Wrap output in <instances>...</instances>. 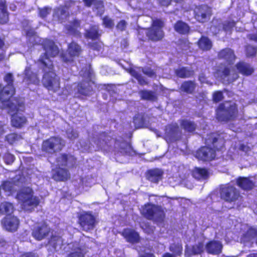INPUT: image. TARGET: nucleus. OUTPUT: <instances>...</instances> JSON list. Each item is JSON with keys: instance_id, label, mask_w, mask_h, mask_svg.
<instances>
[{"instance_id": "f257e3e1", "label": "nucleus", "mask_w": 257, "mask_h": 257, "mask_svg": "<svg viewBox=\"0 0 257 257\" xmlns=\"http://www.w3.org/2000/svg\"><path fill=\"white\" fill-rule=\"evenodd\" d=\"M45 53L41 55L38 62V65L40 66L44 72L42 83L43 85L49 91L57 93L58 95L62 96L63 98L68 94H74L76 97L80 95H88L90 94L92 88L90 81L92 73L90 69H86L83 73V70L80 74L86 77L87 81L76 86L75 84L72 86L67 85L64 89H60L59 78L53 71V66L51 57L56 56L59 52L58 48L54 42L49 40H46L42 44Z\"/></svg>"}, {"instance_id": "f03ea898", "label": "nucleus", "mask_w": 257, "mask_h": 257, "mask_svg": "<svg viewBox=\"0 0 257 257\" xmlns=\"http://www.w3.org/2000/svg\"><path fill=\"white\" fill-rule=\"evenodd\" d=\"M218 57L226 60V64L220 66L215 73L214 76L223 83H230L236 79L238 72L244 75H250L253 72V69L249 64L242 62L236 64V69L232 68L231 65L235 59V56L230 49L221 51Z\"/></svg>"}, {"instance_id": "7ed1b4c3", "label": "nucleus", "mask_w": 257, "mask_h": 257, "mask_svg": "<svg viewBox=\"0 0 257 257\" xmlns=\"http://www.w3.org/2000/svg\"><path fill=\"white\" fill-rule=\"evenodd\" d=\"M0 107L7 108L12 114V125L16 127H21L27 122V119L21 113L24 110V104L22 100L13 99L10 101L0 104Z\"/></svg>"}, {"instance_id": "20e7f679", "label": "nucleus", "mask_w": 257, "mask_h": 257, "mask_svg": "<svg viewBox=\"0 0 257 257\" xmlns=\"http://www.w3.org/2000/svg\"><path fill=\"white\" fill-rule=\"evenodd\" d=\"M75 160L71 155H60L56 161V169L53 170L52 177L56 181H64L70 177L67 170L62 167H72L75 164Z\"/></svg>"}, {"instance_id": "39448f33", "label": "nucleus", "mask_w": 257, "mask_h": 257, "mask_svg": "<svg viewBox=\"0 0 257 257\" xmlns=\"http://www.w3.org/2000/svg\"><path fill=\"white\" fill-rule=\"evenodd\" d=\"M220 194L221 198L227 202L235 203L240 202L242 200L239 191L235 186L229 184L220 188Z\"/></svg>"}, {"instance_id": "423d86ee", "label": "nucleus", "mask_w": 257, "mask_h": 257, "mask_svg": "<svg viewBox=\"0 0 257 257\" xmlns=\"http://www.w3.org/2000/svg\"><path fill=\"white\" fill-rule=\"evenodd\" d=\"M237 112L236 106L232 102H226L220 104L216 111L217 119L220 121H226L235 117Z\"/></svg>"}, {"instance_id": "0eeeda50", "label": "nucleus", "mask_w": 257, "mask_h": 257, "mask_svg": "<svg viewBox=\"0 0 257 257\" xmlns=\"http://www.w3.org/2000/svg\"><path fill=\"white\" fill-rule=\"evenodd\" d=\"M5 81L7 83V85L3 87L0 84V104L4 102L10 101L14 99L11 98L15 93V89L13 85V77L11 73L6 74L4 78Z\"/></svg>"}, {"instance_id": "6e6552de", "label": "nucleus", "mask_w": 257, "mask_h": 257, "mask_svg": "<svg viewBox=\"0 0 257 257\" xmlns=\"http://www.w3.org/2000/svg\"><path fill=\"white\" fill-rule=\"evenodd\" d=\"M33 191L30 187L22 188L17 194V199L21 202L29 206L36 207L40 202L39 199L33 196Z\"/></svg>"}, {"instance_id": "1a4fd4ad", "label": "nucleus", "mask_w": 257, "mask_h": 257, "mask_svg": "<svg viewBox=\"0 0 257 257\" xmlns=\"http://www.w3.org/2000/svg\"><path fill=\"white\" fill-rule=\"evenodd\" d=\"M64 146V141L58 137H52L44 141L42 145L43 151L53 153L60 151Z\"/></svg>"}, {"instance_id": "9d476101", "label": "nucleus", "mask_w": 257, "mask_h": 257, "mask_svg": "<svg viewBox=\"0 0 257 257\" xmlns=\"http://www.w3.org/2000/svg\"><path fill=\"white\" fill-rule=\"evenodd\" d=\"M163 26V23L160 20H156L153 21L152 28L148 30L147 35L148 38L153 41H158L161 39L164 36L162 28Z\"/></svg>"}, {"instance_id": "9b49d317", "label": "nucleus", "mask_w": 257, "mask_h": 257, "mask_svg": "<svg viewBox=\"0 0 257 257\" xmlns=\"http://www.w3.org/2000/svg\"><path fill=\"white\" fill-rule=\"evenodd\" d=\"M2 223L3 227L10 232H15L17 230L20 221L15 216L10 214L7 215L2 220Z\"/></svg>"}, {"instance_id": "f8f14e48", "label": "nucleus", "mask_w": 257, "mask_h": 257, "mask_svg": "<svg viewBox=\"0 0 257 257\" xmlns=\"http://www.w3.org/2000/svg\"><path fill=\"white\" fill-rule=\"evenodd\" d=\"M80 225L85 230H88L94 228L96 223L95 217L87 213L81 214L79 218Z\"/></svg>"}, {"instance_id": "ddd939ff", "label": "nucleus", "mask_w": 257, "mask_h": 257, "mask_svg": "<svg viewBox=\"0 0 257 257\" xmlns=\"http://www.w3.org/2000/svg\"><path fill=\"white\" fill-rule=\"evenodd\" d=\"M215 151L206 147L198 150L195 154V157L198 160L203 161L212 160L215 158Z\"/></svg>"}, {"instance_id": "4468645a", "label": "nucleus", "mask_w": 257, "mask_h": 257, "mask_svg": "<svg viewBox=\"0 0 257 257\" xmlns=\"http://www.w3.org/2000/svg\"><path fill=\"white\" fill-rule=\"evenodd\" d=\"M196 19L200 22L206 21L211 15V9L206 6L196 7L194 10Z\"/></svg>"}, {"instance_id": "2eb2a0df", "label": "nucleus", "mask_w": 257, "mask_h": 257, "mask_svg": "<svg viewBox=\"0 0 257 257\" xmlns=\"http://www.w3.org/2000/svg\"><path fill=\"white\" fill-rule=\"evenodd\" d=\"M180 134V128L177 123L169 125L166 129L165 139L168 142L176 141Z\"/></svg>"}, {"instance_id": "dca6fc26", "label": "nucleus", "mask_w": 257, "mask_h": 257, "mask_svg": "<svg viewBox=\"0 0 257 257\" xmlns=\"http://www.w3.org/2000/svg\"><path fill=\"white\" fill-rule=\"evenodd\" d=\"M36 65V64H35L34 66H27L25 69L24 81L28 84H38L39 83L40 80L38 75L34 72Z\"/></svg>"}, {"instance_id": "f3484780", "label": "nucleus", "mask_w": 257, "mask_h": 257, "mask_svg": "<svg viewBox=\"0 0 257 257\" xmlns=\"http://www.w3.org/2000/svg\"><path fill=\"white\" fill-rule=\"evenodd\" d=\"M254 179L247 177H239L236 180L237 185L242 189L248 191L252 189L254 186Z\"/></svg>"}, {"instance_id": "a211bd4d", "label": "nucleus", "mask_w": 257, "mask_h": 257, "mask_svg": "<svg viewBox=\"0 0 257 257\" xmlns=\"http://www.w3.org/2000/svg\"><path fill=\"white\" fill-rule=\"evenodd\" d=\"M142 213L146 218L158 222L162 221L164 218L162 210H142Z\"/></svg>"}, {"instance_id": "6ab92c4d", "label": "nucleus", "mask_w": 257, "mask_h": 257, "mask_svg": "<svg viewBox=\"0 0 257 257\" xmlns=\"http://www.w3.org/2000/svg\"><path fill=\"white\" fill-rule=\"evenodd\" d=\"M81 49L80 47L75 43H71L68 49L69 57L62 55L61 56L63 60L65 62H69L73 60V57L78 56L80 52Z\"/></svg>"}, {"instance_id": "aec40b11", "label": "nucleus", "mask_w": 257, "mask_h": 257, "mask_svg": "<svg viewBox=\"0 0 257 257\" xmlns=\"http://www.w3.org/2000/svg\"><path fill=\"white\" fill-rule=\"evenodd\" d=\"M26 33L27 38L28 41V47H30L34 46L35 44L40 43V38L36 35L34 30L30 27H26L24 29Z\"/></svg>"}, {"instance_id": "412c9836", "label": "nucleus", "mask_w": 257, "mask_h": 257, "mask_svg": "<svg viewBox=\"0 0 257 257\" xmlns=\"http://www.w3.org/2000/svg\"><path fill=\"white\" fill-rule=\"evenodd\" d=\"M222 247V244L220 242L212 241L207 244L206 248L208 253L218 254L221 252Z\"/></svg>"}, {"instance_id": "4be33fe9", "label": "nucleus", "mask_w": 257, "mask_h": 257, "mask_svg": "<svg viewBox=\"0 0 257 257\" xmlns=\"http://www.w3.org/2000/svg\"><path fill=\"white\" fill-rule=\"evenodd\" d=\"M122 235L130 242H136L139 240L138 234L131 229H126L122 233Z\"/></svg>"}, {"instance_id": "5701e85b", "label": "nucleus", "mask_w": 257, "mask_h": 257, "mask_svg": "<svg viewBox=\"0 0 257 257\" xmlns=\"http://www.w3.org/2000/svg\"><path fill=\"white\" fill-rule=\"evenodd\" d=\"M85 5L87 6H90L93 5L94 11H97L98 15H101L104 12V7L101 1H97L94 0H83Z\"/></svg>"}, {"instance_id": "b1692460", "label": "nucleus", "mask_w": 257, "mask_h": 257, "mask_svg": "<svg viewBox=\"0 0 257 257\" xmlns=\"http://www.w3.org/2000/svg\"><path fill=\"white\" fill-rule=\"evenodd\" d=\"M49 231V229L46 225H43L35 230L33 235L36 239L40 240L46 236Z\"/></svg>"}, {"instance_id": "393cba45", "label": "nucleus", "mask_w": 257, "mask_h": 257, "mask_svg": "<svg viewBox=\"0 0 257 257\" xmlns=\"http://www.w3.org/2000/svg\"><path fill=\"white\" fill-rule=\"evenodd\" d=\"M192 175L197 179H205L208 178L209 173L205 169L195 168L193 171Z\"/></svg>"}, {"instance_id": "a878e982", "label": "nucleus", "mask_w": 257, "mask_h": 257, "mask_svg": "<svg viewBox=\"0 0 257 257\" xmlns=\"http://www.w3.org/2000/svg\"><path fill=\"white\" fill-rule=\"evenodd\" d=\"M8 14L5 5V1L0 0V23H6L8 21Z\"/></svg>"}, {"instance_id": "bb28decb", "label": "nucleus", "mask_w": 257, "mask_h": 257, "mask_svg": "<svg viewBox=\"0 0 257 257\" xmlns=\"http://www.w3.org/2000/svg\"><path fill=\"white\" fill-rule=\"evenodd\" d=\"M203 250V244L202 243H199L198 244L194 245L191 247L187 246L185 251V254L188 255L192 254H200Z\"/></svg>"}, {"instance_id": "cd10ccee", "label": "nucleus", "mask_w": 257, "mask_h": 257, "mask_svg": "<svg viewBox=\"0 0 257 257\" xmlns=\"http://www.w3.org/2000/svg\"><path fill=\"white\" fill-rule=\"evenodd\" d=\"M148 178L153 182H158L161 179L163 172L160 169H154L149 171Z\"/></svg>"}, {"instance_id": "c85d7f7f", "label": "nucleus", "mask_w": 257, "mask_h": 257, "mask_svg": "<svg viewBox=\"0 0 257 257\" xmlns=\"http://www.w3.org/2000/svg\"><path fill=\"white\" fill-rule=\"evenodd\" d=\"M198 45L200 49L204 51L210 50L212 46L211 41L205 37H202L199 40Z\"/></svg>"}, {"instance_id": "c756f323", "label": "nucleus", "mask_w": 257, "mask_h": 257, "mask_svg": "<svg viewBox=\"0 0 257 257\" xmlns=\"http://www.w3.org/2000/svg\"><path fill=\"white\" fill-rule=\"evenodd\" d=\"M196 88L195 84L191 81H185L181 85V90L187 93H191Z\"/></svg>"}, {"instance_id": "7c9ffc66", "label": "nucleus", "mask_w": 257, "mask_h": 257, "mask_svg": "<svg viewBox=\"0 0 257 257\" xmlns=\"http://www.w3.org/2000/svg\"><path fill=\"white\" fill-rule=\"evenodd\" d=\"M85 35L86 38L92 40L97 39L99 35L98 32V27L96 26H92L90 30H86Z\"/></svg>"}, {"instance_id": "2f4dec72", "label": "nucleus", "mask_w": 257, "mask_h": 257, "mask_svg": "<svg viewBox=\"0 0 257 257\" xmlns=\"http://www.w3.org/2000/svg\"><path fill=\"white\" fill-rule=\"evenodd\" d=\"M175 30L180 34H186L189 30L188 26L182 21L178 22L175 25Z\"/></svg>"}, {"instance_id": "473e14b6", "label": "nucleus", "mask_w": 257, "mask_h": 257, "mask_svg": "<svg viewBox=\"0 0 257 257\" xmlns=\"http://www.w3.org/2000/svg\"><path fill=\"white\" fill-rule=\"evenodd\" d=\"M129 72L133 76L138 80L140 84L144 85L147 83V82L144 77L139 74L138 68L130 67Z\"/></svg>"}, {"instance_id": "72a5a7b5", "label": "nucleus", "mask_w": 257, "mask_h": 257, "mask_svg": "<svg viewBox=\"0 0 257 257\" xmlns=\"http://www.w3.org/2000/svg\"><path fill=\"white\" fill-rule=\"evenodd\" d=\"M180 125L182 128H183L185 131L188 132H192L195 128V124L187 120H182L180 122Z\"/></svg>"}, {"instance_id": "f704fd0d", "label": "nucleus", "mask_w": 257, "mask_h": 257, "mask_svg": "<svg viewBox=\"0 0 257 257\" xmlns=\"http://www.w3.org/2000/svg\"><path fill=\"white\" fill-rule=\"evenodd\" d=\"M141 97L146 100L155 101L157 99V96L154 92L150 91L144 90L140 92Z\"/></svg>"}, {"instance_id": "c9c22d12", "label": "nucleus", "mask_w": 257, "mask_h": 257, "mask_svg": "<svg viewBox=\"0 0 257 257\" xmlns=\"http://www.w3.org/2000/svg\"><path fill=\"white\" fill-rule=\"evenodd\" d=\"M176 75L182 78L188 77L192 75L193 72L186 68H179L176 71Z\"/></svg>"}, {"instance_id": "e433bc0d", "label": "nucleus", "mask_w": 257, "mask_h": 257, "mask_svg": "<svg viewBox=\"0 0 257 257\" xmlns=\"http://www.w3.org/2000/svg\"><path fill=\"white\" fill-rule=\"evenodd\" d=\"M79 26V23L78 21L75 20L74 22L71 23L69 25L66 26V28L68 32L70 34L77 35L78 31L77 29Z\"/></svg>"}, {"instance_id": "4c0bfd02", "label": "nucleus", "mask_w": 257, "mask_h": 257, "mask_svg": "<svg viewBox=\"0 0 257 257\" xmlns=\"http://www.w3.org/2000/svg\"><path fill=\"white\" fill-rule=\"evenodd\" d=\"M3 189L8 195L12 194L14 190V185L10 181H6L3 184Z\"/></svg>"}, {"instance_id": "58836bf2", "label": "nucleus", "mask_w": 257, "mask_h": 257, "mask_svg": "<svg viewBox=\"0 0 257 257\" xmlns=\"http://www.w3.org/2000/svg\"><path fill=\"white\" fill-rule=\"evenodd\" d=\"M66 136L68 139L73 141L78 137V134L76 130L69 128L66 131Z\"/></svg>"}, {"instance_id": "ea45409f", "label": "nucleus", "mask_w": 257, "mask_h": 257, "mask_svg": "<svg viewBox=\"0 0 257 257\" xmlns=\"http://www.w3.org/2000/svg\"><path fill=\"white\" fill-rule=\"evenodd\" d=\"M20 136L16 134H9L6 137V139L10 144H13L20 139Z\"/></svg>"}, {"instance_id": "a19ab883", "label": "nucleus", "mask_w": 257, "mask_h": 257, "mask_svg": "<svg viewBox=\"0 0 257 257\" xmlns=\"http://www.w3.org/2000/svg\"><path fill=\"white\" fill-rule=\"evenodd\" d=\"M170 248V250L174 252L176 255H180L182 253V247L179 244L172 245Z\"/></svg>"}, {"instance_id": "79ce46f5", "label": "nucleus", "mask_w": 257, "mask_h": 257, "mask_svg": "<svg viewBox=\"0 0 257 257\" xmlns=\"http://www.w3.org/2000/svg\"><path fill=\"white\" fill-rule=\"evenodd\" d=\"M103 24L105 27L108 28H112L114 25L113 21L107 17L104 18L103 19Z\"/></svg>"}, {"instance_id": "37998d69", "label": "nucleus", "mask_w": 257, "mask_h": 257, "mask_svg": "<svg viewBox=\"0 0 257 257\" xmlns=\"http://www.w3.org/2000/svg\"><path fill=\"white\" fill-rule=\"evenodd\" d=\"M51 12V9L46 7L39 10V15L42 18H45Z\"/></svg>"}, {"instance_id": "c03bdc74", "label": "nucleus", "mask_w": 257, "mask_h": 257, "mask_svg": "<svg viewBox=\"0 0 257 257\" xmlns=\"http://www.w3.org/2000/svg\"><path fill=\"white\" fill-rule=\"evenodd\" d=\"M5 163L7 164H10L14 161V156L9 153L6 154L4 158Z\"/></svg>"}, {"instance_id": "a18cd8bd", "label": "nucleus", "mask_w": 257, "mask_h": 257, "mask_svg": "<svg viewBox=\"0 0 257 257\" xmlns=\"http://www.w3.org/2000/svg\"><path fill=\"white\" fill-rule=\"evenodd\" d=\"M199 80L202 84H206L210 85L212 84L210 80L207 79L203 73H202L199 75Z\"/></svg>"}, {"instance_id": "49530a36", "label": "nucleus", "mask_w": 257, "mask_h": 257, "mask_svg": "<svg viewBox=\"0 0 257 257\" xmlns=\"http://www.w3.org/2000/svg\"><path fill=\"white\" fill-rule=\"evenodd\" d=\"M141 226L142 229L148 233H151L154 231V227L153 226H150L148 224H141Z\"/></svg>"}, {"instance_id": "de8ad7c7", "label": "nucleus", "mask_w": 257, "mask_h": 257, "mask_svg": "<svg viewBox=\"0 0 257 257\" xmlns=\"http://www.w3.org/2000/svg\"><path fill=\"white\" fill-rule=\"evenodd\" d=\"M246 53L248 56H252L256 53V49L252 46H249L246 48Z\"/></svg>"}, {"instance_id": "09e8293b", "label": "nucleus", "mask_w": 257, "mask_h": 257, "mask_svg": "<svg viewBox=\"0 0 257 257\" xmlns=\"http://www.w3.org/2000/svg\"><path fill=\"white\" fill-rule=\"evenodd\" d=\"M213 100L215 102H218L220 101L222 98V93L220 91L215 92L213 95Z\"/></svg>"}, {"instance_id": "8fccbe9b", "label": "nucleus", "mask_w": 257, "mask_h": 257, "mask_svg": "<svg viewBox=\"0 0 257 257\" xmlns=\"http://www.w3.org/2000/svg\"><path fill=\"white\" fill-rule=\"evenodd\" d=\"M66 11L63 8L58 9L57 12L56 13V15H58V17L60 18V19H63L64 17L66 16Z\"/></svg>"}, {"instance_id": "3c124183", "label": "nucleus", "mask_w": 257, "mask_h": 257, "mask_svg": "<svg viewBox=\"0 0 257 257\" xmlns=\"http://www.w3.org/2000/svg\"><path fill=\"white\" fill-rule=\"evenodd\" d=\"M215 134H212L211 135L210 137L206 139V141H207V143H209L210 142H212L214 147L215 146V143L217 141L218 139L216 137H215Z\"/></svg>"}, {"instance_id": "603ef678", "label": "nucleus", "mask_w": 257, "mask_h": 257, "mask_svg": "<svg viewBox=\"0 0 257 257\" xmlns=\"http://www.w3.org/2000/svg\"><path fill=\"white\" fill-rule=\"evenodd\" d=\"M13 204L7 202L2 203L0 206V209H13Z\"/></svg>"}, {"instance_id": "864d4df0", "label": "nucleus", "mask_w": 257, "mask_h": 257, "mask_svg": "<svg viewBox=\"0 0 257 257\" xmlns=\"http://www.w3.org/2000/svg\"><path fill=\"white\" fill-rule=\"evenodd\" d=\"M144 73L150 77H152L154 76L155 73L151 69L149 68H145L143 70Z\"/></svg>"}, {"instance_id": "5fc2aeb1", "label": "nucleus", "mask_w": 257, "mask_h": 257, "mask_svg": "<svg viewBox=\"0 0 257 257\" xmlns=\"http://www.w3.org/2000/svg\"><path fill=\"white\" fill-rule=\"evenodd\" d=\"M126 23L124 21L122 20L119 22L117 25V28L121 31L123 30L126 27Z\"/></svg>"}, {"instance_id": "6e6d98bb", "label": "nucleus", "mask_w": 257, "mask_h": 257, "mask_svg": "<svg viewBox=\"0 0 257 257\" xmlns=\"http://www.w3.org/2000/svg\"><path fill=\"white\" fill-rule=\"evenodd\" d=\"M6 132L5 124L0 121V137Z\"/></svg>"}, {"instance_id": "4d7b16f0", "label": "nucleus", "mask_w": 257, "mask_h": 257, "mask_svg": "<svg viewBox=\"0 0 257 257\" xmlns=\"http://www.w3.org/2000/svg\"><path fill=\"white\" fill-rule=\"evenodd\" d=\"M69 257H83V255L80 249H78V251L72 253Z\"/></svg>"}, {"instance_id": "13d9d810", "label": "nucleus", "mask_w": 257, "mask_h": 257, "mask_svg": "<svg viewBox=\"0 0 257 257\" xmlns=\"http://www.w3.org/2000/svg\"><path fill=\"white\" fill-rule=\"evenodd\" d=\"M155 205L153 203V202L150 203H148L145 205V207L143 209H155Z\"/></svg>"}, {"instance_id": "bf43d9fd", "label": "nucleus", "mask_w": 257, "mask_h": 257, "mask_svg": "<svg viewBox=\"0 0 257 257\" xmlns=\"http://www.w3.org/2000/svg\"><path fill=\"white\" fill-rule=\"evenodd\" d=\"M239 149L244 151V152H247L249 151V148L248 146H245L243 144H242V145H240V147H239Z\"/></svg>"}, {"instance_id": "052dcab7", "label": "nucleus", "mask_w": 257, "mask_h": 257, "mask_svg": "<svg viewBox=\"0 0 257 257\" xmlns=\"http://www.w3.org/2000/svg\"><path fill=\"white\" fill-rule=\"evenodd\" d=\"M21 257H37L35 254L31 252L25 253L22 255Z\"/></svg>"}, {"instance_id": "680f3d73", "label": "nucleus", "mask_w": 257, "mask_h": 257, "mask_svg": "<svg viewBox=\"0 0 257 257\" xmlns=\"http://www.w3.org/2000/svg\"><path fill=\"white\" fill-rule=\"evenodd\" d=\"M234 26H235V23L233 22H232L228 23V26L224 25V28L225 29V30H227L229 28H231Z\"/></svg>"}, {"instance_id": "e2e57ef3", "label": "nucleus", "mask_w": 257, "mask_h": 257, "mask_svg": "<svg viewBox=\"0 0 257 257\" xmlns=\"http://www.w3.org/2000/svg\"><path fill=\"white\" fill-rule=\"evenodd\" d=\"M92 49L97 50L98 51H99L101 49V45L100 44H95V45H93L92 46Z\"/></svg>"}, {"instance_id": "0e129e2a", "label": "nucleus", "mask_w": 257, "mask_h": 257, "mask_svg": "<svg viewBox=\"0 0 257 257\" xmlns=\"http://www.w3.org/2000/svg\"><path fill=\"white\" fill-rule=\"evenodd\" d=\"M141 257H154V255L151 253H145L144 255H141Z\"/></svg>"}, {"instance_id": "69168bd1", "label": "nucleus", "mask_w": 257, "mask_h": 257, "mask_svg": "<svg viewBox=\"0 0 257 257\" xmlns=\"http://www.w3.org/2000/svg\"><path fill=\"white\" fill-rule=\"evenodd\" d=\"M246 257H257V253H252L247 255Z\"/></svg>"}, {"instance_id": "338daca9", "label": "nucleus", "mask_w": 257, "mask_h": 257, "mask_svg": "<svg viewBox=\"0 0 257 257\" xmlns=\"http://www.w3.org/2000/svg\"><path fill=\"white\" fill-rule=\"evenodd\" d=\"M163 257H175V256L169 253H166L163 255Z\"/></svg>"}, {"instance_id": "774afa93", "label": "nucleus", "mask_w": 257, "mask_h": 257, "mask_svg": "<svg viewBox=\"0 0 257 257\" xmlns=\"http://www.w3.org/2000/svg\"><path fill=\"white\" fill-rule=\"evenodd\" d=\"M181 200L182 202H183L184 204L185 203L187 204V203H190L189 200H186V199H182Z\"/></svg>"}]
</instances>
